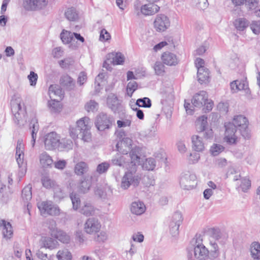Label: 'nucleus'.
Returning <instances> with one entry per match:
<instances>
[{
	"label": "nucleus",
	"instance_id": "1",
	"mask_svg": "<svg viewBox=\"0 0 260 260\" xmlns=\"http://www.w3.org/2000/svg\"><path fill=\"white\" fill-rule=\"evenodd\" d=\"M91 126L92 122L89 117H82L77 121L75 126L70 127V135L74 139L77 138L79 135L84 142H89L91 140Z\"/></svg>",
	"mask_w": 260,
	"mask_h": 260
},
{
	"label": "nucleus",
	"instance_id": "2",
	"mask_svg": "<svg viewBox=\"0 0 260 260\" xmlns=\"http://www.w3.org/2000/svg\"><path fill=\"white\" fill-rule=\"evenodd\" d=\"M117 151L123 154H127L130 151L131 164H138L141 158V148L137 146L133 140L128 138H123L116 145Z\"/></svg>",
	"mask_w": 260,
	"mask_h": 260
},
{
	"label": "nucleus",
	"instance_id": "3",
	"mask_svg": "<svg viewBox=\"0 0 260 260\" xmlns=\"http://www.w3.org/2000/svg\"><path fill=\"white\" fill-rule=\"evenodd\" d=\"M11 105L15 122L19 125H24L26 122V116L25 107L22 100L20 98L13 99Z\"/></svg>",
	"mask_w": 260,
	"mask_h": 260
},
{
	"label": "nucleus",
	"instance_id": "4",
	"mask_svg": "<svg viewBox=\"0 0 260 260\" xmlns=\"http://www.w3.org/2000/svg\"><path fill=\"white\" fill-rule=\"evenodd\" d=\"M132 167L123 176L121 181V187L126 189L131 185L137 186L140 181L141 177L137 173V164H131Z\"/></svg>",
	"mask_w": 260,
	"mask_h": 260
},
{
	"label": "nucleus",
	"instance_id": "5",
	"mask_svg": "<svg viewBox=\"0 0 260 260\" xmlns=\"http://www.w3.org/2000/svg\"><path fill=\"white\" fill-rule=\"evenodd\" d=\"M114 121L113 116L101 112L96 116L94 124L99 131H104L110 128Z\"/></svg>",
	"mask_w": 260,
	"mask_h": 260
},
{
	"label": "nucleus",
	"instance_id": "6",
	"mask_svg": "<svg viewBox=\"0 0 260 260\" xmlns=\"http://www.w3.org/2000/svg\"><path fill=\"white\" fill-rule=\"evenodd\" d=\"M37 206L41 215L45 217L48 215L57 216L60 213L59 207L50 201L39 202Z\"/></svg>",
	"mask_w": 260,
	"mask_h": 260
},
{
	"label": "nucleus",
	"instance_id": "7",
	"mask_svg": "<svg viewBox=\"0 0 260 260\" xmlns=\"http://www.w3.org/2000/svg\"><path fill=\"white\" fill-rule=\"evenodd\" d=\"M236 127H239L240 133L243 138L245 139H249L250 134L248 129V121L246 117L239 115L234 116L232 123Z\"/></svg>",
	"mask_w": 260,
	"mask_h": 260
},
{
	"label": "nucleus",
	"instance_id": "8",
	"mask_svg": "<svg viewBox=\"0 0 260 260\" xmlns=\"http://www.w3.org/2000/svg\"><path fill=\"white\" fill-rule=\"evenodd\" d=\"M171 21L170 18L165 14H157L154 18L153 26L156 31L162 32L170 27Z\"/></svg>",
	"mask_w": 260,
	"mask_h": 260
},
{
	"label": "nucleus",
	"instance_id": "9",
	"mask_svg": "<svg viewBox=\"0 0 260 260\" xmlns=\"http://www.w3.org/2000/svg\"><path fill=\"white\" fill-rule=\"evenodd\" d=\"M183 221V217L180 212H175L170 219L169 227L170 234L173 237L179 234V228Z\"/></svg>",
	"mask_w": 260,
	"mask_h": 260
},
{
	"label": "nucleus",
	"instance_id": "10",
	"mask_svg": "<svg viewBox=\"0 0 260 260\" xmlns=\"http://www.w3.org/2000/svg\"><path fill=\"white\" fill-rule=\"evenodd\" d=\"M196 176L189 172L184 173L180 177V184L183 189L190 190L197 185Z\"/></svg>",
	"mask_w": 260,
	"mask_h": 260
},
{
	"label": "nucleus",
	"instance_id": "11",
	"mask_svg": "<svg viewBox=\"0 0 260 260\" xmlns=\"http://www.w3.org/2000/svg\"><path fill=\"white\" fill-rule=\"evenodd\" d=\"M101 228L100 222L94 217L88 218L84 224V232L89 235H94L99 233Z\"/></svg>",
	"mask_w": 260,
	"mask_h": 260
},
{
	"label": "nucleus",
	"instance_id": "12",
	"mask_svg": "<svg viewBox=\"0 0 260 260\" xmlns=\"http://www.w3.org/2000/svg\"><path fill=\"white\" fill-rule=\"evenodd\" d=\"M60 137L56 133L51 132L46 135L44 145L46 150H59Z\"/></svg>",
	"mask_w": 260,
	"mask_h": 260
},
{
	"label": "nucleus",
	"instance_id": "13",
	"mask_svg": "<svg viewBox=\"0 0 260 260\" xmlns=\"http://www.w3.org/2000/svg\"><path fill=\"white\" fill-rule=\"evenodd\" d=\"M48 4V0H24L23 5L27 10L35 11L45 8Z\"/></svg>",
	"mask_w": 260,
	"mask_h": 260
},
{
	"label": "nucleus",
	"instance_id": "14",
	"mask_svg": "<svg viewBox=\"0 0 260 260\" xmlns=\"http://www.w3.org/2000/svg\"><path fill=\"white\" fill-rule=\"evenodd\" d=\"M225 131L224 134V140L229 144H234L236 143L237 137L236 135V128L231 123L225 124Z\"/></svg>",
	"mask_w": 260,
	"mask_h": 260
},
{
	"label": "nucleus",
	"instance_id": "15",
	"mask_svg": "<svg viewBox=\"0 0 260 260\" xmlns=\"http://www.w3.org/2000/svg\"><path fill=\"white\" fill-rule=\"evenodd\" d=\"M213 236H211L209 239V244L211 247L210 254L211 259H214L217 258L219 255V247L215 240H217L220 238L218 231H216Z\"/></svg>",
	"mask_w": 260,
	"mask_h": 260
},
{
	"label": "nucleus",
	"instance_id": "16",
	"mask_svg": "<svg viewBox=\"0 0 260 260\" xmlns=\"http://www.w3.org/2000/svg\"><path fill=\"white\" fill-rule=\"evenodd\" d=\"M209 251L200 241H196L194 246V255L199 260H204L208 256Z\"/></svg>",
	"mask_w": 260,
	"mask_h": 260
},
{
	"label": "nucleus",
	"instance_id": "17",
	"mask_svg": "<svg viewBox=\"0 0 260 260\" xmlns=\"http://www.w3.org/2000/svg\"><path fill=\"white\" fill-rule=\"evenodd\" d=\"M63 12L64 18L70 22H76L79 19V13L75 7L66 6Z\"/></svg>",
	"mask_w": 260,
	"mask_h": 260
},
{
	"label": "nucleus",
	"instance_id": "18",
	"mask_svg": "<svg viewBox=\"0 0 260 260\" xmlns=\"http://www.w3.org/2000/svg\"><path fill=\"white\" fill-rule=\"evenodd\" d=\"M231 90L232 93H237L239 91L244 90L247 95L250 94L247 83L244 81L235 80L230 84Z\"/></svg>",
	"mask_w": 260,
	"mask_h": 260
},
{
	"label": "nucleus",
	"instance_id": "19",
	"mask_svg": "<svg viewBox=\"0 0 260 260\" xmlns=\"http://www.w3.org/2000/svg\"><path fill=\"white\" fill-rule=\"evenodd\" d=\"M42 184L46 188H54V197L58 199L63 198L64 196L62 191L59 188H56V184L54 180L49 177L44 176L42 179Z\"/></svg>",
	"mask_w": 260,
	"mask_h": 260
},
{
	"label": "nucleus",
	"instance_id": "20",
	"mask_svg": "<svg viewBox=\"0 0 260 260\" xmlns=\"http://www.w3.org/2000/svg\"><path fill=\"white\" fill-rule=\"evenodd\" d=\"M208 96L205 91H201L196 93L192 98L191 103L192 105L197 108H200L205 105Z\"/></svg>",
	"mask_w": 260,
	"mask_h": 260
},
{
	"label": "nucleus",
	"instance_id": "21",
	"mask_svg": "<svg viewBox=\"0 0 260 260\" xmlns=\"http://www.w3.org/2000/svg\"><path fill=\"white\" fill-rule=\"evenodd\" d=\"M31 185L30 184H28L25 186L22 189L21 199L24 203V205H26L27 206V210L29 214H30L29 210L31 207V206L29 202L31 199Z\"/></svg>",
	"mask_w": 260,
	"mask_h": 260
},
{
	"label": "nucleus",
	"instance_id": "22",
	"mask_svg": "<svg viewBox=\"0 0 260 260\" xmlns=\"http://www.w3.org/2000/svg\"><path fill=\"white\" fill-rule=\"evenodd\" d=\"M40 247L48 249L50 250L56 249L59 245L55 239L49 237H43L40 240Z\"/></svg>",
	"mask_w": 260,
	"mask_h": 260
},
{
	"label": "nucleus",
	"instance_id": "23",
	"mask_svg": "<svg viewBox=\"0 0 260 260\" xmlns=\"http://www.w3.org/2000/svg\"><path fill=\"white\" fill-rule=\"evenodd\" d=\"M0 227L2 229L3 237L6 240L10 239L13 237V230L11 224L5 220H0Z\"/></svg>",
	"mask_w": 260,
	"mask_h": 260
},
{
	"label": "nucleus",
	"instance_id": "24",
	"mask_svg": "<svg viewBox=\"0 0 260 260\" xmlns=\"http://www.w3.org/2000/svg\"><path fill=\"white\" fill-rule=\"evenodd\" d=\"M161 58L164 64L170 66H176L179 61L176 55L170 52H164Z\"/></svg>",
	"mask_w": 260,
	"mask_h": 260
},
{
	"label": "nucleus",
	"instance_id": "25",
	"mask_svg": "<svg viewBox=\"0 0 260 260\" xmlns=\"http://www.w3.org/2000/svg\"><path fill=\"white\" fill-rule=\"evenodd\" d=\"M92 184V177L85 176L79 183L78 190L79 192L85 193L90 190Z\"/></svg>",
	"mask_w": 260,
	"mask_h": 260
},
{
	"label": "nucleus",
	"instance_id": "26",
	"mask_svg": "<svg viewBox=\"0 0 260 260\" xmlns=\"http://www.w3.org/2000/svg\"><path fill=\"white\" fill-rule=\"evenodd\" d=\"M106 57L108 60L112 59L110 63L114 65H122L125 61V56L121 52H113L108 54Z\"/></svg>",
	"mask_w": 260,
	"mask_h": 260
},
{
	"label": "nucleus",
	"instance_id": "27",
	"mask_svg": "<svg viewBox=\"0 0 260 260\" xmlns=\"http://www.w3.org/2000/svg\"><path fill=\"white\" fill-rule=\"evenodd\" d=\"M24 154L15 155V158L19 167L18 177L22 178L26 174L27 170L26 162L24 160Z\"/></svg>",
	"mask_w": 260,
	"mask_h": 260
},
{
	"label": "nucleus",
	"instance_id": "28",
	"mask_svg": "<svg viewBox=\"0 0 260 260\" xmlns=\"http://www.w3.org/2000/svg\"><path fill=\"white\" fill-rule=\"evenodd\" d=\"M159 9V7L155 4H145L141 7V13L145 16L152 15L157 13Z\"/></svg>",
	"mask_w": 260,
	"mask_h": 260
},
{
	"label": "nucleus",
	"instance_id": "29",
	"mask_svg": "<svg viewBox=\"0 0 260 260\" xmlns=\"http://www.w3.org/2000/svg\"><path fill=\"white\" fill-rule=\"evenodd\" d=\"M130 210L133 214L141 215L146 211V206L142 202L135 201L131 204Z\"/></svg>",
	"mask_w": 260,
	"mask_h": 260
},
{
	"label": "nucleus",
	"instance_id": "30",
	"mask_svg": "<svg viewBox=\"0 0 260 260\" xmlns=\"http://www.w3.org/2000/svg\"><path fill=\"white\" fill-rule=\"evenodd\" d=\"M192 149L197 152H202L205 149V144L201 137L193 135L191 137Z\"/></svg>",
	"mask_w": 260,
	"mask_h": 260
},
{
	"label": "nucleus",
	"instance_id": "31",
	"mask_svg": "<svg viewBox=\"0 0 260 260\" xmlns=\"http://www.w3.org/2000/svg\"><path fill=\"white\" fill-rule=\"evenodd\" d=\"M30 131L31 135V144L34 147L35 145L36 139L37 138V133L39 129V125L37 119L36 117L33 118L30 123Z\"/></svg>",
	"mask_w": 260,
	"mask_h": 260
},
{
	"label": "nucleus",
	"instance_id": "32",
	"mask_svg": "<svg viewBox=\"0 0 260 260\" xmlns=\"http://www.w3.org/2000/svg\"><path fill=\"white\" fill-rule=\"evenodd\" d=\"M107 103L108 107L116 112L120 106V101L114 94H110L107 98Z\"/></svg>",
	"mask_w": 260,
	"mask_h": 260
},
{
	"label": "nucleus",
	"instance_id": "33",
	"mask_svg": "<svg viewBox=\"0 0 260 260\" xmlns=\"http://www.w3.org/2000/svg\"><path fill=\"white\" fill-rule=\"evenodd\" d=\"M41 166L44 168L51 167L53 164L52 157L46 152H43L39 156Z\"/></svg>",
	"mask_w": 260,
	"mask_h": 260
},
{
	"label": "nucleus",
	"instance_id": "34",
	"mask_svg": "<svg viewBox=\"0 0 260 260\" xmlns=\"http://www.w3.org/2000/svg\"><path fill=\"white\" fill-rule=\"evenodd\" d=\"M249 251L253 260H260V244L258 242H252L250 245Z\"/></svg>",
	"mask_w": 260,
	"mask_h": 260
},
{
	"label": "nucleus",
	"instance_id": "35",
	"mask_svg": "<svg viewBox=\"0 0 260 260\" xmlns=\"http://www.w3.org/2000/svg\"><path fill=\"white\" fill-rule=\"evenodd\" d=\"M198 80L201 84L209 82V72L207 68H199L197 72Z\"/></svg>",
	"mask_w": 260,
	"mask_h": 260
},
{
	"label": "nucleus",
	"instance_id": "36",
	"mask_svg": "<svg viewBox=\"0 0 260 260\" xmlns=\"http://www.w3.org/2000/svg\"><path fill=\"white\" fill-rule=\"evenodd\" d=\"M89 167L87 164L82 161L77 163L74 167V172L78 176H81L87 173Z\"/></svg>",
	"mask_w": 260,
	"mask_h": 260
},
{
	"label": "nucleus",
	"instance_id": "37",
	"mask_svg": "<svg viewBox=\"0 0 260 260\" xmlns=\"http://www.w3.org/2000/svg\"><path fill=\"white\" fill-rule=\"evenodd\" d=\"M138 164L141 165L143 169L144 170L147 171H152L156 167V162L155 158L149 157L145 159V160L142 161V163H140V161Z\"/></svg>",
	"mask_w": 260,
	"mask_h": 260
},
{
	"label": "nucleus",
	"instance_id": "38",
	"mask_svg": "<svg viewBox=\"0 0 260 260\" xmlns=\"http://www.w3.org/2000/svg\"><path fill=\"white\" fill-rule=\"evenodd\" d=\"M197 129L199 132H203L207 128V117L205 115L199 117L196 122Z\"/></svg>",
	"mask_w": 260,
	"mask_h": 260
},
{
	"label": "nucleus",
	"instance_id": "39",
	"mask_svg": "<svg viewBox=\"0 0 260 260\" xmlns=\"http://www.w3.org/2000/svg\"><path fill=\"white\" fill-rule=\"evenodd\" d=\"M48 94L52 100L55 99V97H59L61 99L62 94V90L58 85H51L49 88Z\"/></svg>",
	"mask_w": 260,
	"mask_h": 260
},
{
	"label": "nucleus",
	"instance_id": "40",
	"mask_svg": "<svg viewBox=\"0 0 260 260\" xmlns=\"http://www.w3.org/2000/svg\"><path fill=\"white\" fill-rule=\"evenodd\" d=\"M60 84L62 86L70 90L74 88L75 83L70 76L65 75L61 77Z\"/></svg>",
	"mask_w": 260,
	"mask_h": 260
},
{
	"label": "nucleus",
	"instance_id": "41",
	"mask_svg": "<svg viewBox=\"0 0 260 260\" xmlns=\"http://www.w3.org/2000/svg\"><path fill=\"white\" fill-rule=\"evenodd\" d=\"M57 260H72V253L66 248L59 250L56 255Z\"/></svg>",
	"mask_w": 260,
	"mask_h": 260
},
{
	"label": "nucleus",
	"instance_id": "42",
	"mask_svg": "<svg viewBox=\"0 0 260 260\" xmlns=\"http://www.w3.org/2000/svg\"><path fill=\"white\" fill-rule=\"evenodd\" d=\"M60 37L63 44H69L73 40L74 32L63 29L60 33Z\"/></svg>",
	"mask_w": 260,
	"mask_h": 260
},
{
	"label": "nucleus",
	"instance_id": "43",
	"mask_svg": "<svg viewBox=\"0 0 260 260\" xmlns=\"http://www.w3.org/2000/svg\"><path fill=\"white\" fill-rule=\"evenodd\" d=\"M126 156L117 154L111 160L113 165L119 167H126L127 161H126Z\"/></svg>",
	"mask_w": 260,
	"mask_h": 260
},
{
	"label": "nucleus",
	"instance_id": "44",
	"mask_svg": "<svg viewBox=\"0 0 260 260\" xmlns=\"http://www.w3.org/2000/svg\"><path fill=\"white\" fill-rule=\"evenodd\" d=\"M79 211L85 216H90L94 213V208L90 203L84 202Z\"/></svg>",
	"mask_w": 260,
	"mask_h": 260
},
{
	"label": "nucleus",
	"instance_id": "45",
	"mask_svg": "<svg viewBox=\"0 0 260 260\" xmlns=\"http://www.w3.org/2000/svg\"><path fill=\"white\" fill-rule=\"evenodd\" d=\"M234 24L237 30L243 31L248 26L249 22L245 18H239L235 20Z\"/></svg>",
	"mask_w": 260,
	"mask_h": 260
},
{
	"label": "nucleus",
	"instance_id": "46",
	"mask_svg": "<svg viewBox=\"0 0 260 260\" xmlns=\"http://www.w3.org/2000/svg\"><path fill=\"white\" fill-rule=\"evenodd\" d=\"M73 147L72 141L68 138H63L59 140V150H69Z\"/></svg>",
	"mask_w": 260,
	"mask_h": 260
},
{
	"label": "nucleus",
	"instance_id": "47",
	"mask_svg": "<svg viewBox=\"0 0 260 260\" xmlns=\"http://www.w3.org/2000/svg\"><path fill=\"white\" fill-rule=\"evenodd\" d=\"M132 124V117L130 115H126L124 117L117 121L118 128H124L131 126Z\"/></svg>",
	"mask_w": 260,
	"mask_h": 260
},
{
	"label": "nucleus",
	"instance_id": "48",
	"mask_svg": "<svg viewBox=\"0 0 260 260\" xmlns=\"http://www.w3.org/2000/svg\"><path fill=\"white\" fill-rule=\"evenodd\" d=\"M105 74L104 73L99 74L95 79V88L96 92H99L102 87L105 83Z\"/></svg>",
	"mask_w": 260,
	"mask_h": 260
},
{
	"label": "nucleus",
	"instance_id": "49",
	"mask_svg": "<svg viewBox=\"0 0 260 260\" xmlns=\"http://www.w3.org/2000/svg\"><path fill=\"white\" fill-rule=\"evenodd\" d=\"M54 237L64 244L69 243L71 240L70 236L61 230Z\"/></svg>",
	"mask_w": 260,
	"mask_h": 260
},
{
	"label": "nucleus",
	"instance_id": "50",
	"mask_svg": "<svg viewBox=\"0 0 260 260\" xmlns=\"http://www.w3.org/2000/svg\"><path fill=\"white\" fill-rule=\"evenodd\" d=\"M224 147L221 144H213L210 147V152L213 156H217L223 151Z\"/></svg>",
	"mask_w": 260,
	"mask_h": 260
},
{
	"label": "nucleus",
	"instance_id": "51",
	"mask_svg": "<svg viewBox=\"0 0 260 260\" xmlns=\"http://www.w3.org/2000/svg\"><path fill=\"white\" fill-rule=\"evenodd\" d=\"M84 107L88 112H94L98 110L99 105L95 101L90 100L85 104Z\"/></svg>",
	"mask_w": 260,
	"mask_h": 260
},
{
	"label": "nucleus",
	"instance_id": "52",
	"mask_svg": "<svg viewBox=\"0 0 260 260\" xmlns=\"http://www.w3.org/2000/svg\"><path fill=\"white\" fill-rule=\"evenodd\" d=\"M153 68L156 75L163 76L164 75L165 72V66L161 62L159 61L156 62Z\"/></svg>",
	"mask_w": 260,
	"mask_h": 260
},
{
	"label": "nucleus",
	"instance_id": "53",
	"mask_svg": "<svg viewBox=\"0 0 260 260\" xmlns=\"http://www.w3.org/2000/svg\"><path fill=\"white\" fill-rule=\"evenodd\" d=\"M136 104L139 107L144 108H150L151 106V100L148 98L138 99Z\"/></svg>",
	"mask_w": 260,
	"mask_h": 260
},
{
	"label": "nucleus",
	"instance_id": "54",
	"mask_svg": "<svg viewBox=\"0 0 260 260\" xmlns=\"http://www.w3.org/2000/svg\"><path fill=\"white\" fill-rule=\"evenodd\" d=\"M70 198L72 202L73 209L75 210H78L79 208L81 202L79 196L72 192L70 194Z\"/></svg>",
	"mask_w": 260,
	"mask_h": 260
},
{
	"label": "nucleus",
	"instance_id": "55",
	"mask_svg": "<svg viewBox=\"0 0 260 260\" xmlns=\"http://www.w3.org/2000/svg\"><path fill=\"white\" fill-rule=\"evenodd\" d=\"M138 88V84L136 81H130L128 83L126 87L127 94L129 97H132L133 93Z\"/></svg>",
	"mask_w": 260,
	"mask_h": 260
},
{
	"label": "nucleus",
	"instance_id": "56",
	"mask_svg": "<svg viewBox=\"0 0 260 260\" xmlns=\"http://www.w3.org/2000/svg\"><path fill=\"white\" fill-rule=\"evenodd\" d=\"M49 106L51 111L53 112H59L61 108L59 102L56 99L52 100V101L49 102Z\"/></svg>",
	"mask_w": 260,
	"mask_h": 260
},
{
	"label": "nucleus",
	"instance_id": "57",
	"mask_svg": "<svg viewBox=\"0 0 260 260\" xmlns=\"http://www.w3.org/2000/svg\"><path fill=\"white\" fill-rule=\"evenodd\" d=\"M48 228L50 235L52 237H54L58 233V231L60 230L57 228L56 222L53 220L49 221Z\"/></svg>",
	"mask_w": 260,
	"mask_h": 260
},
{
	"label": "nucleus",
	"instance_id": "58",
	"mask_svg": "<svg viewBox=\"0 0 260 260\" xmlns=\"http://www.w3.org/2000/svg\"><path fill=\"white\" fill-rule=\"evenodd\" d=\"M245 3L247 9L249 10L254 11V12L258 7L257 6L258 0H246Z\"/></svg>",
	"mask_w": 260,
	"mask_h": 260
},
{
	"label": "nucleus",
	"instance_id": "59",
	"mask_svg": "<svg viewBox=\"0 0 260 260\" xmlns=\"http://www.w3.org/2000/svg\"><path fill=\"white\" fill-rule=\"evenodd\" d=\"M27 79L31 86L35 87L36 85L38 76L37 73L34 71H30L29 74L27 76Z\"/></svg>",
	"mask_w": 260,
	"mask_h": 260
},
{
	"label": "nucleus",
	"instance_id": "60",
	"mask_svg": "<svg viewBox=\"0 0 260 260\" xmlns=\"http://www.w3.org/2000/svg\"><path fill=\"white\" fill-rule=\"evenodd\" d=\"M110 167L109 163L107 162H104L100 164H99L96 168V172L100 174H102L106 173L107 170L109 169Z\"/></svg>",
	"mask_w": 260,
	"mask_h": 260
},
{
	"label": "nucleus",
	"instance_id": "61",
	"mask_svg": "<svg viewBox=\"0 0 260 260\" xmlns=\"http://www.w3.org/2000/svg\"><path fill=\"white\" fill-rule=\"evenodd\" d=\"M200 158V155L197 152L190 153L187 158L188 161L191 164L197 163Z\"/></svg>",
	"mask_w": 260,
	"mask_h": 260
},
{
	"label": "nucleus",
	"instance_id": "62",
	"mask_svg": "<svg viewBox=\"0 0 260 260\" xmlns=\"http://www.w3.org/2000/svg\"><path fill=\"white\" fill-rule=\"evenodd\" d=\"M24 144L22 139H19L17 142L15 155H21L24 154Z\"/></svg>",
	"mask_w": 260,
	"mask_h": 260
},
{
	"label": "nucleus",
	"instance_id": "63",
	"mask_svg": "<svg viewBox=\"0 0 260 260\" xmlns=\"http://www.w3.org/2000/svg\"><path fill=\"white\" fill-rule=\"evenodd\" d=\"M74 62V60L72 57H68L63 60L59 61V64L61 68H66L70 65H72Z\"/></svg>",
	"mask_w": 260,
	"mask_h": 260
},
{
	"label": "nucleus",
	"instance_id": "64",
	"mask_svg": "<svg viewBox=\"0 0 260 260\" xmlns=\"http://www.w3.org/2000/svg\"><path fill=\"white\" fill-rule=\"evenodd\" d=\"M251 182L248 178H244L241 180V183L240 187L243 191H246L250 187Z\"/></svg>",
	"mask_w": 260,
	"mask_h": 260
}]
</instances>
